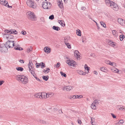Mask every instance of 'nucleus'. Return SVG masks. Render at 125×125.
<instances>
[{"instance_id":"obj_1","label":"nucleus","mask_w":125,"mask_h":125,"mask_svg":"<svg viewBox=\"0 0 125 125\" xmlns=\"http://www.w3.org/2000/svg\"><path fill=\"white\" fill-rule=\"evenodd\" d=\"M105 2L107 5L110 7L114 10L117 11L118 10V8L117 5L113 2L109 0H106Z\"/></svg>"},{"instance_id":"obj_2","label":"nucleus","mask_w":125,"mask_h":125,"mask_svg":"<svg viewBox=\"0 0 125 125\" xmlns=\"http://www.w3.org/2000/svg\"><path fill=\"white\" fill-rule=\"evenodd\" d=\"M26 15L28 18L30 20L33 21L35 18V16L33 12L29 11L26 13Z\"/></svg>"},{"instance_id":"obj_3","label":"nucleus","mask_w":125,"mask_h":125,"mask_svg":"<svg viewBox=\"0 0 125 125\" xmlns=\"http://www.w3.org/2000/svg\"><path fill=\"white\" fill-rule=\"evenodd\" d=\"M14 41L13 40H10L7 41L5 45L8 48H12L14 46Z\"/></svg>"},{"instance_id":"obj_4","label":"nucleus","mask_w":125,"mask_h":125,"mask_svg":"<svg viewBox=\"0 0 125 125\" xmlns=\"http://www.w3.org/2000/svg\"><path fill=\"white\" fill-rule=\"evenodd\" d=\"M26 3L27 5L30 7L33 8H35L36 7V4L33 0H28L26 1Z\"/></svg>"},{"instance_id":"obj_5","label":"nucleus","mask_w":125,"mask_h":125,"mask_svg":"<svg viewBox=\"0 0 125 125\" xmlns=\"http://www.w3.org/2000/svg\"><path fill=\"white\" fill-rule=\"evenodd\" d=\"M21 81L22 83L23 84H26L28 83V79L24 75L21 76Z\"/></svg>"},{"instance_id":"obj_6","label":"nucleus","mask_w":125,"mask_h":125,"mask_svg":"<svg viewBox=\"0 0 125 125\" xmlns=\"http://www.w3.org/2000/svg\"><path fill=\"white\" fill-rule=\"evenodd\" d=\"M5 44H2L0 46V51L1 52H6L8 50Z\"/></svg>"},{"instance_id":"obj_7","label":"nucleus","mask_w":125,"mask_h":125,"mask_svg":"<svg viewBox=\"0 0 125 125\" xmlns=\"http://www.w3.org/2000/svg\"><path fill=\"white\" fill-rule=\"evenodd\" d=\"M4 36L6 38V39L9 40H12L13 39V36L10 34L5 33L4 34Z\"/></svg>"},{"instance_id":"obj_8","label":"nucleus","mask_w":125,"mask_h":125,"mask_svg":"<svg viewBox=\"0 0 125 125\" xmlns=\"http://www.w3.org/2000/svg\"><path fill=\"white\" fill-rule=\"evenodd\" d=\"M66 63L70 65L74 66L75 65L76 62L73 60H69L66 61Z\"/></svg>"},{"instance_id":"obj_9","label":"nucleus","mask_w":125,"mask_h":125,"mask_svg":"<svg viewBox=\"0 0 125 125\" xmlns=\"http://www.w3.org/2000/svg\"><path fill=\"white\" fill-rule=\"evenodd\" d=\"M118 23L122 26H125V20L119 18L118 19Z\"/></svg>"},{"instance_id":"obj_10","label":"nucleus","mask_w":125,"mask_h":125,"mask_svg":"<svg viewBox=\"0 0 125 125\" xmlns=\"http://www.w3.org/2000/svg\"><path fill=\"white\" fill-rule=\"evenodd\" d=\"M42 7L44 9L49 8L48 6V3L46 2H43L42 4Z\"/></svg>"},{"instance_id":"obj_11","label":"nucleus","mask_w":125,"mask_h":125,"mask_svg":"<svg viewBox=\"0 0 125 125\" xmlns=\"http://www.w3.org/2000/svg\"><path fill=\"white\" fill-rule=\"evenodd\" d=\"M72 89V88L70 86H65L62 88V90L64 91H69Z\"/></svg>"},{"instance_id":"obj_12","label":"nucleus","mask_w":125,"mask_h":125,"mask_svg":"<svg viewBox=\"0 0 125 125\" xmlns=\"http://www.w3.org/2000/svg\"><path fill=\"white\" fill-rule=\"evenodd\" d=\"M74 53L75 56L77 57V59L78 58H79L80 57V54L78 51H75Z\"/></svg>"},{"instance_id":"obj_13","label":"nucleus","mask_w":125,"mask_h":125,"mask_svg":"<svg viewBox=\"0 0 125 125\" xmlns=\"http://www.w3.org/2000/svg\"><path fill=\"white\" fill-rule=\"evenodd\" d=\"M0 3L4 6H7V4H8V2L5 0H0Z\"/></svg>"},{"instance_id":"obj_14","label":"nucleus","mask_w":125,"mask_h":125,"mask_svg":"<svg viewBox=\"0 0 125 125\" xmlns=\"http://www.w3.org/2000/svg\"><path fill=\"white\" fill-rule=\"evenodd\" d=\"M44 52L47 53H49L51 51V49L49 48H48L47 47H45L44 49Z\"/></svg>"},{"instance_id":"obj_15","label":"nucleus","mask_w":125,"mask_h":125,"mask_svg":"<svg viewBox=\"0 0 125 125\" xmlns=\"http://www.w3.org/2000/svg\"><path fill=\"white\" fill-rule=\"evenodd\" d=\"M117 109L120 110H121L124 111L125 110V107L122 105H117Z\"/></svg>"},{"instance_id":"obj_16","label":"nucleus","mask_w":125,"mask_h":125,"mask_svg":"<svg viewBox=\"0 0 125 125\" xmlns=\"http://www.w3.org/2000/svg\"><path fill=\"white\" fill-rule=\"evenodd\" d=\"M19 45H15L14 47V48L15 50L19 51H21L23 50V49Z\"/></svg>"},{"instance_id":"obj_17","label":"nucleus","mask_w":125,"mask_h":125,"mask_svg":"<svg viewBox=\"0 0 125 125\" xmlns=\"http://www.w3.org/2000/svg\"><path fill=\"white\" fill-rule=\"evenodd\" d=\"M77 73L80 75H85V74L81 70H77Z\"/></svg>"},{"instance_id":"obj_18","label":"nucleus","mask_w":125,"mask_h":125,"mask_svg":"<svg viewBox=\"0 0 125 125\" xmlns=\"http://www.w3.org/2000/svg\"><path fill=\"white\" fill-rule=\"evenodd\" d=\"M41 98H47V96H46L47 93H43L42 94L41 93Z\"/></svg>"},{"instance_id":"obj_19","label":"nucleus","mask_w":125,"mask_h":125,"mask_svg":"<svg viewBox=\"0 0 125 125\" xmlns=\"http://www.w3.org/2000/svg\"><path fill=\"white\" fill-rule=\"evenodd\" d=\"M70 37L68 36L67 37H65L64 39V42L65 43H67L69 40Z\"/></svg>"},{"instance_id":"obj_20","label":"nucleus","mask_w":125,"mask_h":125,"mask_svg":"<svg viewBox=\"0 0 125 125\" xmlns=\"http://www.w3.org/2000/svg\"><path fill=\"white\" fill-rule=\"evenodd\" d=\"M61 0H59V5L60 7L62 9L63 8V4L62 3H61Z\"/></svg>"},{"instance_id":"obj_21","label":"nucleus","mask_w":125,"mask_h":125,"mask_svg":"<svg viewBox=\"0 0 125 125\" xmlns=\"http://www.w3.org/2000/svg\"><path fill=\"white\" fill-rule=\"evenodd\" d=\"M52 29L58 31L60 30V28L56 26H54L52 27Z\"/></svg>"},{"instance_id":"obj_22","label":"nucleus","mask_w":125,"mask_h":125,"mask_svg":"<svg viewBox=\"0 0 125 125\" xmlns=\"http://www.w3.org/2000/svg\"><path fill=\"white\" fill-rule=\"evenodd\" d=\"M41 93H38V94H35V97H37L38 98H41Z\"/></svg>"},{"instance_id":"obj_23","label":"nucleus","mask_w":125,"mask_h":125,"mask_svg":"<svg viewBox=\"0 0 125 125\" xmlns=\"http://www.w3.org/2000/svg\"><path fill=\"white\" fill-rule=\"evenodd\" d=\"M76 34L78 36H80L81 35V32L79 29L77 30L76 31Z\"/></svg>"},{"instance_id":"obj_24","label":"nucleus","mask_w":125,"mask_h":125,"mask_svg":"<svg viewBox=\"0 0 125 125\" xmlns=\"http://www.w3.org/2000/svg\"><path fill=\"white\" fill-rule=\"evenodd\" d=\"M91 107L92 109H95L96 107V105L94 103H92L91 105Z\"/></svg>"},{"instance_id":"obj_25","label":"nucleus","mask_w":125,"mask_h":125,"mask_svg":"<svg viewBox=\"0 0 125 125\" xmlns=\"http://www.w3.org/2000/svg\"><path fill=\"white\" fill-rule=\"evenodd\" d=\"M59 23L62 26H63V25L64 23V21H63L59 20L58 21Z\"/></svg>"},{"instance_id":"obj_26","label":"nucleus","mask_w":125,"mask_h":125,"mask_svg":"<svg viewBox=\"0 0 125 125\" xmlns=\"http://www.w3.org/2000/svg\"><path fill=\"white\" fill-rule=\"evenodd\" d=\"M16 69L18 71H22L23 70V68L21 67H17L16 68Z\"/></svg>"},{"instance_id":"obj_27","label":"nucleus","mask_w":125,"mask_h":125,"mask_svg":"<svg viewBox=\"0 0 125 125\" xmlns=\"http://www.w3.org/2000/svg\"><path fill=\"white\" fill-rule=\"evenodd\" d=\"M43 79L46 81H47L49 78L48 76H43L42 77Z\"/></svg>"},{"instance_id":"obj_28","label":"nucleus","mask_w":125,"mask_h":125,"mask_svg":"<svg viewBox=\"0 0 125 125\" xmlns=\"http://www.w3.org/2000/svg\"><path fill=\"white\" fill-rule=\"evenodd\" d=\"M110 45L112 47H114L116 45V43L114 42H112V41H110Z\"/></svg>"},{"instance_id":"obj_29","label":"nucleus","mask_w":125,"mask_h":125,"mask_svg":"<svg viewBox=\"0 0 125 125\" xmlns=\"http://www.w3.org/2000/svg\"><path fill=\"white\" fill-rule=\"evenodd\" d=\"M125 38V36L123 35H120V39L121 41H122Z\"/></svg>"},{"instance_id":"obj_30","label":"nucleus","mask_w":125,"mask_h":125,"mask_svg":"<svg viewBox=\"0 0 125 125\" xmlns=\"http://www.w3.org/2000/svg\"><path fill=\"white\" fill-rule=\"evenodd\" d=\"M50 69L48 68H47V69L46 70L44 69L43 70V72L44 73H45L47 72V73H48L50 72Z\"/></svg>"},{"instance_id":"obj_31","label":"nucleus","mask_w":125,"mask_h":125,"mask_svg":"<svg viewBox=\"0 0 125 125\" xmlns=\"http://www.w3.org/2000/svg\"><path fill=\"white\" fill-rule=\"evenodd\" d=\"M32 47H29L28 48L27 50V52H30L32 51Z\"/></svg>"},{"instance_id":"obj_32","label":"nucleus","mask_w":125,"mask_h":125,"mask_svg":"<svg viewBox=\"0 0 125 125\" xmlns=\"http://www.w3.org/2000/svg\"><path fill=\"white\" fill-rule=\"evenodd\" d=\"M99 101V100H95L94 101L93 103H94L95 105L98 104L99 103L98 102Z\"/></svg>"},{"instance_id":"obj_33","label":"nucleus","mask_w":125,"mask_h":125,"mask_svg":"<svg viewBox=\"0 0 125 125\" xmlns=\"http://www.w3.org/2000/svg\"><path fill=\"white\" fill-rule=\"evenodd\" d=\"M60 74H61V75L62 76H64L65 77H66V75L65 73H63L62 72H60Z\"/></svg>"},{"instance_id":"obj_34","label":"nucleus","mask_w":125,"mask_h":125,"mask_svg":"<svg viewBox=\"0 0 125 125\" xmlns=\"http://www.w3.org/2000/svg\"><path fill=\"white\" fill-rule=\"evenodd\" d=\"M112 71L113 72H115L116 73H118L119 72V70L116 68H115L113 69H112Z\"/></svg>"},{"instance_id":"obj_35","label":"nucleus","mask_w":125,"mask_h":125,"mask_svg":"<svg viewBox=\"0 0 125 125\" xmlns=\"http://www.w3.org/2000/svg\"><path fill=\"white\" fill-rule=\"evenodd\" d=\"M41 68H43L44 67H45V64L43 63L42 62H41Z\"/></svg>"},{"instance_id":"obj_36","label":"nucleus","mask_w":125,"mask_h":125,"mask_svg":"<svg viewBox=\"0 0 125 125\" xmlns=\"http://www.w3.org/2000/svg\"><path fill=\"white\" fill-rule=\"evenodd\" d=\"M100 23L101 25L103 27L105 28L106 27V25L104 24V22H100Z\"/></svg>"},{"instance_id":"obj_37","label":"nucleus","mask_w":125,"mask_h":125,"mask_svg":"<svg viewBox=\"0 0 125 125\" xmlns=\"http://www.w3.org/2000/svg\"><path fill=\"white\" fill-rule=\"evenodd\" d=\"M11 31L12 32V34L14 33L15 34H17V31L16 30L12 29H11Z\"/></svg>"},{"instance_id":"obj_38","label":"nucleus","mask_w":125,"mask_h":125,"mask_svg":"<svg viewBox=\"0 0 125 125\" xmlns=\"http://www.w3.org/2000/svg\"><path fill=\"white\" fill-rule=\"evenodd\" d=\"M112 33L113 35L115 36H116V33L117 31H116L115 30H113L112 31Z\"/></svg>"},{"instance_id":"obj_39","label":"nucleus","mask_w":125,"mask_h":125,"mask_svg":"<svg viewBox=\"0 0 125 125\" xmlns=\"http://www.w3.org/2000/svg\"><path fill=\"white\" fill-rule=\"evenodd\" d=\"M38 121L41 123H42L43 124H46V122L45 121L42 120H39Z\"/></svg>"},{"instance_id":"obj_40","label":"nucleus","mask_w":125,"mask_h":125,"mask_svg":"<svg viewBox=\"0 0 125 125\" xmlns=\"http://www.w3.org/2000/svg\"><path fill=\"white\" fill-rule=\"evenodd\" d=\"M110 65L114 67H115L116 66L115 63L111 62V63H110Z\"/></svg>"},{"instance_id":"obj_41","label":"nucleus","mask_w":125,"mask_h":125,"mask_svg":"<svg viewBox=\"0 0 125 125\" xmlns=\"http://www.w3.org/2000/svg\"><path fill=\"white\" fill-rule=\"evenodd\" d=\"M41 62L40 63H36V67L38 68L39 67L41 66Z\"/></svg>"},{"instance_id":"obj_42","label":"nucleus","mask_w":125,"mask_h":125,"mask_svg":"<svg viewBox=\"0 0 125 125\" xmlns=\"http://www.w3.org/2000/svg\"><path fill=\"white\" fill-rule=\"evenodd\" d=\"M33 65V63L30 60H29V62L28 64V65L29 66H30V65Z\"/></svg>"},{"instance_id":"obj_43","label":"nucleus","mask_w":125,"mask_h":125,"mask_svg":"<svg viewBox=\"0 0 125 125\" xmlns=\"http://www.w3.org/2000/svg\"><path fill=\"white\" fill-rule=\"evenodd\" d=\"M49 18L50 19L52 20L54 18V16L53 15H51L50 16Z\"/></svg>"},{"instance_id":"obj_44","label":"nucleus","mask_w":125,"mask_h":125,"mask_svg":"<svg viewBox=\"0 0 125 125\" xmlns=\"http://www.w3.org/2000/svg\"><path fill=\"white\" fill-rule=\"evenodd\" d=\"M89 67H88L87 66H86V70H87V71H85V73H87L89 72Z\"/></svg>"},{"instance_id":"obj_45","label":"nucleus","mask_w":125,"mask_h":125,"mask_svg":"<svg viewBox=\"0 0 125 125\" xmlns=\"http://www.w3.org/2000/svg\"><path fill=\"white\" fill-rule=\"evenodd\" d=\"M105 62L106 64L109 65H110V63H111V62L110 61L107 60L105 61Z\"/></svg>"},{"instance_id":"obj_46","label":"nucleus","mask_w":125,"mask_h":125,"mask_svg":"<svg viewBox=\"0 0 125 125\" xmlns=\"http://www.w3.org/2000/svg\"><path fill=\"white\" fill-rule=\"evenodd\" d=\"M101 70L103 72H105V68L104 67H102V68H101Z\"/></svg>"},{"instance_id":"obj_47","label":"nucleus","mask_w":125,"mask_h":125,"mask_svg":"<svg viewBox=\"0 0 125 125\" xmlns=\"http://www.w3.org/2000/svg\"><path fill=\"white\" fill-rule=\"evenodd\" d=\"M119 122L120 123V124H122L124 123V121L123 120H120Z\"/></svg>"},{"instance_id":"obj_48","label":"nucleus","mask_w":125,"mask_h":125,"mask_svg":"<svg viewBox=\"0 0 125 125\" xmlns=\"http://www.w3.org/2000/svg\"><path fill=\"white\" fill-rule=\"evenodd\" d=\"M65 44L66 45V46H67L69 48H71L70 47H69V46H70V45L68 43H65Z\"/></svg>"},{"instance_id":"obj_49","label":"nucleus","mask_w":125,"mask_h":125,"mask_svg":"<svg viewBox=\"0 0 125 125\" xmlns=\"http://www.w3.org/2000/svg\"><path fill=\"white\" fill-rule=\"evenodd\" d=\"M21 76L19 75V76H17L16 77V79L17 80H21Z\"/></svg>"},{"instance_id":"obj_50","label":"nucleus","mask_w":125,"mask_h":125,"mask_svg":"<svg viewBox=\"0 0 125 125\" xmlns=\"http://www.w3.org/2000/svg\"><path fill=\"white\" fill-rule=\"evenodd\" d=\"M19 61L21 63H24V60H20Z\"/></svg>"},{"instance_id":"obj_51","label":"nucleus","mask_w":125,"mask_h":125,"mask_svg":"<svg viewBox=\"0 0 125 125\" xmlns=\"http://www.w3.org/2000/svg\"><path fill=\"white\" fill-rule=\"evenodd\" d=\"M60 65V63L59 62H58L56 64V67H59Z\"/></svg>"},{"instance_id":"obj_52","label":"nucleus","mask_w":125,"mask_h":125,"mask_svg":"<svg viewBox=\"0 0 125 125\" xmlns=\"http://www.w3.org/2000/svg\"><path fill=\"white\" fill-rule=\"evenodd\" d=\"M111 115H112V116L114 118H115L116 117V116L115 115L113 114V113H111Z\"/></svg>"},{"instance_id":"obj_53","label":"nucleus","mask_w":125,"mask_h":125,"mask_svg":"<svg viewBox=\"0 0 125 125\" xmlns=\"http://www.w3.org/2000/svg\"><path fill=\"white\" fill-rule=\"evenodd\" d=\"M11 30H10V31H8V33H9L10 34H12V32L11 31Z\"/></svg>"},{"instance_id":"obj_54","label":"nucleus","mask_w":125,"mask_h":125,"mask_svg":"<svg viewBox=\"0 0 125 125\" xmlns=\"http://www.w3.org/2000/svg\"><path fill=\"white\" fill-rule=\"evenodd\" d=\"M48 6L49 8H50L51 6V4L50 2H49L48 3Z\"/></svg>"},{"instance_id":"obj_55","label":"nucleus","mask_w":125,"mask_h":125,"mask_svg":"<svg viewBox=\"0 0 125 125\" xmlns=\"http://www.w3.org/2000/svg\"><path fill=\"white\" fill-rule=\"evenodd\" d=\"M78 96L77 95H74L73 97L74 98H78Z\"/></svg>"},{"instance_id":"obj_56","label":"nucleus","mask_w":125,"mask_h":125,"mask_svg":"<svg viewBox=\"0 0 125 125\" xmlns=\"http://www.w3.org/2000/svg\"><path fill=\"white\" fill-rule=\"evenodd\" d=\"M21 33L22 34H23V35H25L26 34V32L25 31V32H24L23 31H22L21 32Z\"/></svg>"},{"instance_id":"obj_57","label":"nucleus","mask_w":125,"mask_h":125,"mask_svg":"<svg viewBox=\"0 0 125 125\" xmlns=\"http://www.w3.org/2000/svg\"><path fill=\"white\" fill-rule=\"evenodd\" d=\"M78 98H81L83 97L82 95H78Z\"/></svg>"},{"instance_id":"obj_58","label":"nucleus","mask_w":125,"mask_h":125,"mask_svg":"<svg viewBox=\"0 0 125 125\" xmlns=\"http://www.w3.org/2000/svg\"><path fill=\"white\" fill-rule=\"evenodd\" d=\"M78 123L80 124H81V121L80 120H78Z\"/></svg>"},{"instance_id":"obj_59","label":"nucleus","mask_w":125,"mask_h":125,"mask_svg":"<svg viewBox=\"0 0 125 125\" xmlns=\"http://www.w3.org/2000/svg\"><path fill=\"white\" fill-rule=\"evenodd\" d=\"M31 73L32 74V75L34 74H35V72L34 71H31Z\"/></svg>"},{"instance_id":"obj_60","label":"nucleus","mask_w":125,"mask_h":125,"mask_svg":"<svg viewBox=\"0 0 125 125\" xmlns=\"http://www.w3.org/2000/svg\"><path fill=\"white\" fill-rule=\"evenodd\" d=\"M51 95V94H47V93L46 96H47V98L50 97V95Z\"/></svg>"},{"instance_id":"obj_61","label":"nucleus","mask_w":125,"mask_h":125,"mask_svg":"<svg viewBox=\"0 0 125 125\" xmlns=\"http://www.w3.org/2000/svg\"><path fill=\"white\" fill-rule=\"evenodd\" d=\"M86 9V8L85 7H82V9L83 10H85Z\"/></svg>"},{"instance_id":"obj_62","label":"nucleus","mask_w":125,"mask_h":125,"mask_svg":"<svg viewBox=\"0 0 125 125\" xmlns=\"http://www.w3.org/2000/svg\"><path fill=\"white\" fill-rule=\"evenodd\" d=\"M94 73L96 74V75H97V72H96V71H94Z\"/></svg>"},{"instance_id":"obj_63","label":"nucleus","mask_w":125,"mask_h":125,"mask_svg":"<svg viewBox=\"0 0 125 125\" xmlns=\"http://www.w3.org/2000/svg\"><path fill=\"white\" fill-rule=\"evenodd\" d=\"M115 125H120L119 122H118L117 123H115Z\"/></svg>"},{"instance_id":"obj_64","label":"nucleus","mask_w":125,"mask_h":125,"mask_svg":"<svg viewBox=\"0 0 125 125\" xmlns=\"http://www.w3.org/2000/svg\"><path fill=\"white\" fill-rule=\"evenodd\" d=\"M58 109L56 108H53V110L54 111H57Z\"/></svg>"}]
</instances>
